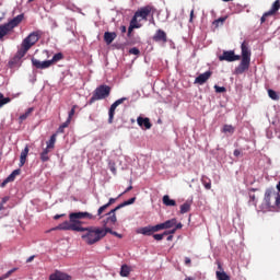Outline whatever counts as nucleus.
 Returning a JSON list of instances; mask_svg holds the SVG:
<instances>
[{
  "mask_svg": "<svg viewBox=\"0 0 280 280\" xmlns=\"http://www.w3.org/2000/svg\"><path fill=\"white\" fill-rule=\"evenodd\" d=\"M95 218L91 212H72L69 214V221L57 225L54 231H75L80 233L82 231L81 226L84 224L82 220H95Z\"/></svg>",
  "mask_w": 280,
  "mask_h": 280,
  "instance_id": "f257e3e1",
  "label": "nucleus"
},
{
  "mask_svg": "<svg viewBox=\"0 0 280 280\" xmlns=\"http://www.w3.org/2000/svg\"><path fill=\"white\" fill-rule=\"evenodd\" d=\"M107 231L108 230H104L97 226L84 228L81 225V230H79V233H83L81 235V238L83 240L84 243L88 244V246H93V244H97V242H101V240H104V236L106 235Z\"/></svg>",
  "mask_w": 280,
  "mask_h": 280,
  "instance_id": "f03ea898",
  "label": "nucleus"
},
{
  "mask_svg": "<svg viewBox=\"0 0 280 280\" xmlns=\"http://www.w3.org/2000/svg\"><path fill=\"white\" fill-rule=\"evenodd\" d=\"M241 51V62L234 70L235 75H242V73H245V71L250 69V49H248V44L246 42L242 43Z\"/></svg>",
  "mask_w": 280,
  "mask_h": 280,
  "instance_id": "7ed1b4c3",
  "label": "nucleus"
},
{
  "mask_svg": "<svg viewBox=\"0 0 280 280\" xmlns=\"http://www.w3.org/2000/svg\"><path fill=\"white\" fill-rule=\"evenodd\" d=\"M110 85L102 84L98 85L94 92L88 104L91 106L92 104H95V102H100L101 100H106L107 97H110Z\"/></svg>",
  "mask_w": 280,
  "mask_h": 280,
  "instance_id": "20e7f679",
  "label": "nucleus"
},
{
  "mask_svg": "<svg viewBox=\"0 0 280 280\" xmlns=\"http://www.w3.org/2000/svg\"><path fill=\"white\" fill-rule=\"evenodd\" d=\"M24 15L20 14L15 18H13L11 21H9L5 24L0 25V40H2L3 37L8 36L14 27H19L21 23H23Z\"/></svg>",
  "mask_w": 280,
  "mask_h": 280,
  "instance_id": "39448f33",
  "label": "nucleus"
},
{
  "mask_svg": "<svg viewBox=\"0 0 280 280\" xmlns=\"http://www.w3.org/2000/svg\"><path fill=\"white\" fill-rule=\"evenodd\" d=\"M152 14V7L145 5L140 8L135 15L132 16L131 21L135 23H141V21H148V18Z\"/></svg>",
  "mask_w": 280,
  "mask_h": 280,
  "instance_id": "423d86ee",
  "label": "nucleus"
},
{
  "mask_svg": "<svg viewBox=\"0 0 280 280\" xmlns=\"http://www.w3.org/2000/svg\"><path fill=\"white\" fill-rule=\"evenodd\" d=\"M117 211L119 209L114 208L106 214L107 218L103 220V229H109L108 226H115L117 224Z\"/></svg>",
  "mask_w": 280,
  "mask_h": 280,
  "instance_id": "0eeeda50",
  "label": "nucleus"
},
{
  "mask_svg": "<svg viewBox=\"0 0 280 280\" xmlns=\"http://www.w3.org/2000/svg\"><path fill=\"white\" fill-rule=\"evenodd\" d=\"M220 62H235L242 60L240 55H235V50H224L221 56H219Z\"/></svg>",
  "mask_w": 280,
  "mask_h": 280,
  "instance_id": "6e6552de",
  "label": "nucleus"
},
{
  "mask_svg": "<svg viewBox=\"0 0 280 280\" xmlns=\"http://www.w3.org/2000/svg\"><path fill=\"white\" fill-rule=\"evenodd\" d=\"M37 40H40V31L31 33L22 43L32 49Z\"/></svg>",
  "mask_w": 280,
  "mask_h": 280,
  "instance_id": "1a4fd4ad",
  "label": "nucleus"
},
{
  "mask_svg": "<svg viewBox=\"0 0 280 280\" xmlns=\"http://www.w3.org/2000/svg\"><path fill=\"white\" fill-rule=\"evenodd\" d=\"M127 100H128L127 97H121L110 105L108 110V124H113L115 119V110H117V106L124 104Z\"/></svg>",
  "mask_w": 280,
  "mask_h": 280,
  "instance_id": "9d476101",
  "label": "nucleus"
},
{
  "mask_svg": "<svg viewBox=\"0 0 280 280\" xmlns=\"http://www.w3.org/2000/svg\"><path fill=\"white\" fill-rule=\"evenodd\" d=\"M152 40L165 47V45L167 44V33H165V31L160 28L153 35Z\"/></svg>",
  "mask_w": 280,
  "mask_h": 280,
  "instance_id": "9b49d317",
  "label": "nucleus"
},
{
  "mask_svg": "<svg viewBox=\"0 0 280 280\" xmlns=\"http://www.w3.org/2000/svg\"><path fill=\"white\" fill-rule=\"evenodd\" d=\"M137 233H139L140 235H154V233H159V225H148L144 228H140Z\"/></svg>",
  "mask_w": 280,
  "mask_h": 280,
  "instance_id": "f8f14e48",
  "label": "nucleus"
},
{
  "mask_svg": "<svg viewBox=\"0 0 280 280\" xmlns=\"http://www.w3.org/2000/svg\"><path fill=\"white\" fill-rule=\"evenodd\" d=\"M31 61H32L33 67H35V69H49V67H51L50 60L40 61L36 58H32Z\"/></svg>",
  "mask_w": 280,
  "mask_h": 280,
  "instance_id": "ddd939ff",
  "label": "nucleus"
},
{
  "mask_svg": "<svg viewBox=\"0 0 280 280\" xmlns=\"http://www.w3.org/2000/svg\"><path fill=\"white\" fill-rule=\"evenodd\" d=\"M211 75H213V72L211 71H206L205 73L199 74L196 79H195V84H205L210 78Z\"/></svg>",
  "mask_w": 280,
  "mask_h": 280,
  "instance_id": "4468645a",
  "label": "nucleus"
},
{
  "mask_svg": "<svg viewBox=\"0 0 280 280\" xmlns=\"http://www.w3.org/2000/svg\"><path fill=\"white\" fill-rule=\"evenodd\" d=\"M49 280H71V276L57 270L49 276Z\"/></svg>",
  "mask_w": 280,
  "mask_h": 280,
  "instance_id": "2eb2a0df",
  "label": "nucleus"
},
{
  "mask_svg": "<svg viewBox=\"0 0 280 280\" xmlns=\"http://www.w3.org/2000/svg\"><path fill=\"white\" fill-rule=\"evenodd\" d=\"M176 222H177L176 218L170 219L164 223L158 224V229L159 231H163L165 229H174V226H176Z\"/></svg>",
  "mask_w": 280,
  "mask_h": 280,
  "instance_id": "dca6fc26",
  "label": "nucleus"
},
{
  "mask_svg": "<svg viewBox=\"0 0 280 280\" xmlns=\"http://www.w3.org/2000/svg\"><path fill=\"white\" fill-rule=\"evenodd\" d=\"M275 194H276V190L272 188H269L266 190L264 200L267 207H272V202L270 201V199L271 198L275 199Z\"/></svg>",
  "mask_w": 280,
  "mask_h": 280,
  "instance_id": "f3484780",
  "label": "nucleus"
},
{
  "mask_svg": "<svg viewBox=\"0 0 280 280\" xmlns=\"http://www.w3.org/2000/svg\"><path fill=\"white\" fill-rule=\"evenodd\" d=\"M137 122L140 128L144 127L145 130H150V128H152V122H150V118H143L140 116L137 118Z\"/></svg>",
  "mask_w": 280,
  "mask_h": 280,
  "instance_id": "a211bd4d",
  "label": "nucleus"
},
{
  "mask_svg": "<svg viewBox=\"0 0 280 280\" xmlns=\"http://www.w3.org/2000/svg\"><path fill=\"white\" fill-rule=\"evenodd\" d=\"M115 38H117V33H115V32H105L104 33V42L106 43V45H110L113 43V40H115Z\"/></svg>",
  "mask_w": 280,
  "mask_h": 280,
  "instance_id": "6ab92c4d",
  "label": "nucleus"
},
{
  "mask_svg": "<svg viewBox=\"0 0 280 280\" xmlns=\"http://www.w3.org/2000/svg\"><path fill=\"white\" fill-rule=\"evenodd\" d=\"M28 154H30V147L26 145L20 155V167H23V165H25V161H27Z\"/></svg>",
  "mask_w": 280,
  "mask_h": 280,
  "instance_id": "aec40b11",
  "label": "nucleus"
},
{
  "mask_svg": "<svg viewBox=\"0 0 280 280\" xmlns=\"http://www.w3.org/2000/svg\"><path fill=\"white\" fill-rule=\"evenodd\" d=\"M30 46L25 45L24 43L21 44V48L15 54L19 58H25V55L30 51Z\"/></svg>",
  "mask_w": 280,
  "mask_h": 280,
  "instance_id": "412c9836",
  "label": "nucleus"
},
{
  "mask_svg": "<svg viewBox=\"0 0 280 280\" xmlns=\"http://www.w3.org/2000/svg\"><path fill=\"white\" fill-rule=\"evenodd\" d=\"M280 10V0H276L272 5L271 9L268 12V14H270L271 16H275V14H277V12H279Z\"/></svg>",
  "mask_w": 280,
  "mask_h": 280,
  "instance_id": "4be33fe9",
  "label": "nucleus"
},
{
  "mask_svg": "<svg viewBox=\"0 0 280 280\" xmlns=\"http://www.w3.org/2000/svg\"><path fill=\"white\" fill-rule=\"evenodd\" d=\"M139 27H141V23H137L135 22V20L130 21L129 27H128V33L127 36L130 37L132 34L133 30H139Z\"/></svg>",
  "mask_w": 280,
  "mask_h": 280,
  "instance_id": "5701e85b",
  "label": "nucleus"
},
{
  "mask_svg": "<svg viewBox=\"0 0 280 280\" xmlns=\"http://www.w3.org/2000/svg\"><path fill=\"white\" fill-rule=\"evenodd\" d=\"M162 202H163V205H165V207H176V200L171 199V198L168 197V195H165V196L162 198Z\"/></svg>",
  "mask_w": 280,
  "mask_h": 280,
  "instance_id": "b1692460",
  "label": "nucleus"
},
{
  "mask_svg": "<svg viewBox=\"0 0 280 280\" xmlns=\"http://www.w3.org/2000/svg\"><path fill=\"white\" fill-rule=\"evenodd\" d=\"M189 211H191V201H186L180 206L179 213L184 215V213H189Z\"/></svg>",
  "mask_w": 280,
  "mask_h": 280,
  "instance_id": "393cba45",
  "label": "nucleus"
},
{
  "mask_svg": "<svg viewBox=\"0 0 280 280\" xmlns=\"http://www.w3.org/2000/svg\"><path fill=\"white\" fill-rule=\"evenodd\" d=\"M137 200V197L130 198L127 201H124L122 203L118 205L116 209H124V207H128L129 205H135Z\"/></svg>",
  "mask_w": 280,
  "mask_h": 280,
  "instance_id": "a878e982",
  "label": "nucleus"
},
{
  "mask_svg": "<svg viewBox=\"0 0 280 280\" xmlns=\"http://www.w3.org/2000/svg\"><path fill=\"white\" fill-rule=\"evenodd\" d=\"M12 102V98L5 97L3 93L0 92V108H3L5 104H10Z\"/></svg>",
  "mask_w": 280,
  "mask_h": 280,
  "instance_id": "bb28decb",
  "label": "nucleus"
},
{
  "mask_svg": "<svg viewBox=\"0 0 280 280\" xmlns=\"http://www.w3.org/2000/svg\"><path fill=\"white\" fill-rule=\"evenodd\" d=\"M19 62H21V57H19L16 54L15 56L9 61V67L11 69H14V67H16V65H19Z\"/></svg>",
  "mask_w": 280,
  "mask_h": 280,
  "instance_id": "cd10ccee",
  "label": "nucleus"
},
{
  "mask_svg": "<svg viewBox=\"0 0 280 280\" xmlns=\"http://www.w3.org/2000/svg\"><path fill=\"white\" fill-rule=\"evenodd\" d=\"M56 137H58L57 133H54L50 137L49 141L46 142L47 143V148H50L51 150H54V148H56Z\"/></svg>",
  "mask_w": 280,
  "mask_h": 280,
  "instance_id": "c85d7f7f",
  "label": "nucleus"
},
{
  "mask_svg": "<svg viewBox=\"0 0 280 280\" xmlns=\"http://www.w3.org/2000/svg\"><path fill=\"white\" fill-rule=\"evenodd\" d=\"M33 113H34V107H30L28 109H26L24 114L20 116V121H25V119H27V117H30V115H32Z\"/></svg>",
  "mask_w": 280,
  "mask_h": 280,
  "instance_id": "c756f323",
  "label": "nucleus"
},
{
  "mask_svg": "<svg viewBox=\"0 0 280 280\" xmlns=\"http://www.w3.org/2000/svg\"><path fill=\"white\" fill-rule=\"evenodd\" d=\"M215 275L218 280H231V277L224 271H217Z\"/></svg>",
  "mask_w": 280,
  "mask_h": 280,
  "instance_id": "7c9ffc66",
  "label": "nucleus"
},
{
  "mask_svg": "<svg viewBox=\"0 0 280 280\" xmlns=\"http://www.w3.org/2000/svg\"><path fill=\"white\" fill-rule=\"evenodd\" d=\"M130 275V267L128 265H122L120 269V277H128Z\"/></svg>",
  "mask_w": 280,
  "mask_h": 280,
  "instance_id": "2f4dec72",
  "label": "nucleus"
},
{
  "mask_svg": "<svg viewBox=\"0 0 280 280\" xmlns=\"http://www.w3.org/2000/svg\"><path fill=\"white\" fill-rule=\"evenodd\" d=\"M62 58H65L62 52H57L56 55H54L52 59H50V62H51V65H56V62H60V60H62Z\"/></svg>",
  "mask_w": 280,
  "mask_h": 280,
  "instance_id": "473e14b6",
  "label": "nucleus"
},
{
  "mask_svg": "<svg viewBox=\"0 0 280 280\" xmlns=\"http://www.w3.org/2000/svg\"><path fill=\"white\" fill-rule=\"evenodd\" d=\"M16 270H19V268H13V269L9 270L7 273H4L0 277V280L9 279V277H12V275H14V272H16Z\"/></svg>",
  "mask_w": 280,
  "mask_h": 280,
  "instance_id": "72a5a7b5",
  "label": "nucleus"
},
{
  "mask_svg": "<svg viewBox=\"0 0 280 280\" xmlns=\"http://www.w3.org/2000/svg\"><path fill=\"white\" fill-rule=\"evenodd\" d=\"M222 131L228 132L229 135H233V132H235V127L232 125H224Z\"/></svg>",
  "mask_w": 280,
  "mask_h": 280,
  "instance_id": "f704fd0d",
  "label": "nucleus"
},
{
  "mask_svg": "<svg viewBox=\"0 0 280 280\" xmlns=\"http://www.w3.org/2000/svg\"><path fill=\"white\" fill-rule=\"evenodd\" d=\"M201 183L206 189H211V179L209 177H202Z\"/></svg>",
  "mask_w": 280,
  "mask_h": 280,
  "instance_id": "c9c22d12",
  "label": "nucleus"
},
{
  "mask_svg": "<svg viewBox=\"0 0 280 280\" xmlns=\"http://www.w3.org/2000/svg\"><path fill=\"white\" fill-rule=\"evenodd\" d=\"M103 231H107L106 235H108V233H110V235H114L115 237H119V240H121V237H122L121 234L113 231V229H110V228H105V229H103Z\"/></svg>",
  "mask_w": 280,
  "mask_h": 280,
  "instance_id": "e433bc0d",
  "label": "nucleus"
},
{
  "mask_svg": "<svg viewBox=\"0 0 280 280\" xmlns=\"http://www.w3.org/2000/svg\"><path fill=\"white\" fill-rule=\"evenodd\" d=\"M225 21H226V16L219 18V19L214 20L212 24L215 25L217 27H220V25H224Z\"/></svg>",
  "mask_w": 280,
  "mask_h": 280,
  "instance_id": "4c0bfd02",
  "label": "nucleus"
},
{
  "mask_svg": "<svg viewBox=\"0 0 280 280\" xmlns=\"http://www.w3.org/2000/svg\"><path fill=\"white\" fill-rule=\"evenodd\" d=\"M275 206L278 207V209H280V194L276 190L275 197Z\"/></svg>",
  "mask_w": 280,
  "mask_h": 280,
  "instance_id": "58836bf2",
  "label": "nucleus"
},
{
  "mask_svg": "<svg viewBox=\"0 0 280 280\" xmlns=\"http://www.w3.org/2000/svg\"><path fill=\"white\" fill-rule=\"evenodd\" d=\"M268 95L271 100H279V95H277L275 90H268Z\"/></svg>",
  "mask_w": 280,
  "mask_h": 280,
  "instance_id": "ea45409f",
  "label": "nucleus"
},
{
  "mask_svg": "<svg viewBox=\"0 0 280 280\" xmlns=\"http://www.w3.org/2000/svg\"><path fill=\"white\" fill-rule=\"evenodd\" d=\"M75 108H78V105H73L71 110L68 114V119L71 121L73 119V115H75Z\"/></svg>",
  "mask_w": 280,
  "mask_h": 280,
  "instance_id": "a19ab883",
  "label": "nucleus"
},
{
  "mask_svg": "<svg viewBox=\"0 0 280 280\" xmlns=\"http://www.w3.org/2000/svg\"><path fill=\"white\" fill-rule=\"evenodd\" d=\"M108 209V205L105 203L104 206L100 207L97 210V215L102 219V213H104V211Z\"/></svg>",
  "mask_w": 280,
  "mask_h": 280,
  "instance_id": "79ce46f5",
  "label": "nucleus"
},
{
  "mask_svg": "<svg viewBox=\"0 0 280 280\" xmlns=\"http://www.w3.org/2000/svg\"><path fill=\"white\" fill-rule=\"evenodd\" d=\"M215 93H226V88L214 85Z\"/></svg>",
  "mask_w": 280,
  "mask_h": 280,
  "instance_id": "37998d69",
  "label": "nucleus"
},
{
  "mask_svg": "<svg viewBox=\"0 0 280 280\" xmlns=\"http://www.w3.org/2000/svg\"><path fill=\"white\" fill-rule=\"evenodd\" d=\"M129 54H131L132 56H139L141 51L139 50V48L133 47L129 50Z\"/></svg>",
  "mask_w": 280,
  "mask_h": 280,
  "instance_id": "c03bdc74",
  "label": "nucleus"
},
{
  "mask_svg": "<svg viewBox=\"0 0 280 280\" xmlns=\"http://www.w3.org/2000/svg\"><path fill=\"white\" fill-rule=\"evenodd\" d=\"M165 232L162 234H154L153 238L156 240V242H161V240H163V237L165 236Z\"/></svg>",
  "mask_w": 280,
  "mask_h": 280,
  "instance_id": "a18cd8bd",
  "label": "nucleus"
},
{
  "mask_svg": "<svg viewBox=\"0 0 280 280\" xmlns=\"http://www.w3.org/2000/svg\"><path fill=\"white\" fill-rule=\"evenodd\" d=\"M40 159L43 163H47V161H49V155L47 153H40Z\"/></svg>",
  "mask_w": 280,
  "mask_h": 280,
  "instance_id": "49530a36",
  "label": "nucleus"
},
{
  "mask_svg": "<svg viewBox=\"0 0 280 280\" xmlns=\"http://www.w3.org/2000/svg\"><path fill=\"white\" fill-rule=\"evenodd\" d=\"M267 16H272L271 14H268V11L267 12H265L264 14H262V16L260 18V23L261 24H264V22L266 21V18Z\"/></svg>",
  "mask_w": 280,
  "mask_h": 280,
  "instance_id": "de8ad7c7",
  "label": "nucleus"
},
{
  "mask_svg": "<svg viewBox=\"0 0 280 280\" xmlns=\"http://www.w3.org/2000/svg\"><path fill=\"white\" fill-rule=\"evenodd\" d=\"M16 177H15V175L13 174V173H11L8 177H7V179H8V182L9 183H14V179H15Z\"/></svg>",
  "mask_w": 280,
  "mask_h": 280,
  "instance_id": "09e8293b",
  "label": "nucleus"
},
{
  "mask_svg": "<svg viewBox=\"0 0 280 280\" xmlns=\"http://www.w3.org/2000/svg\"><path fill=\"white\" fill-rule=\"evenodd\" d=\"M174 233H176V229L173 228L172 230L165 231L164 235H174Z\"/></svg>",
  "mask_w": 280,
  "mask_h": 280,
  "instance_id": "8fccbe9b",
  "label": "nucleus"
},
{
  "mask_svg": "<svg viewBox=\"0 0 280 280\" xmlns=\"http://www.w3.org/2000/svg\"><path fill=\"white\" fill-rule=\"evenodd\" d=\"M71 124V120H69V118H67V120L61 124L60 126L65 129V128H69V125Z\"/></svg>",
  "mask_w": 280,
  "mask_h": 280,
  "instance_id": "3c124183",
  "label": "nucleus"
},
{
  "mask_svg": "<svg viewBox=\"0 0 280 280\" xmlns=\"http://www.w3.org/2000/svg\"><path fill=\"white\" fill-rule=\"evenodd\" d=\"M116 202H117V198H109V200L106 205H108V207H110L112 205H115Z\"/></svg>",
  "mask_w": 280,
  "mask_h": 280,
  "instance_id": "603ef678",
  "label": "nucleus"
},
{
  "mask_svg": "<svg viewBox=\"0 0 280 280\" xmlns=\"http://www.w3.org/2000/svg\"><path fill=\"white\" fill-rule=\"evenodd\" d=\"M128 191H132V186L127 187L126 190L118 196V198H121V196H124V194H128Z\"/></svg>",
  "mask_w": 280,
  "mask_h": 280,
  "instance_id": "864d4df0",
  "label": "nucleus"
},
{
  "mask_svg": "<svg viewBox=\"0 0 280 280\" xmlns=\"http://www.w3.org/2000/svg\"><path fill=\"white\" fill-rule=\"evenodd\" d=\"M175 231H178V229H183V223H178V221L176 222V224L174 225Z\"/></svg>",
  "mask_w": 280,
  "mask_h": 280,
  "instance_id": "5fc2aeb1",
  "label": "nucleus"
},
{
  "mask_svg": "<svg viewBox=\"0 0 280 280\" xmlns=\"http://www.w3.org/2000/svg\"><path fill=\"white\" fill-rule=\"evenodd\" d=\"M10 200V197L5 196L2 198L1 203L5 205Z\"/></svg>",
  "mask_w": 280,
  "mask_h": 280,
  "instance_id": "6e6d98bb",
  "label": "nucleus"
},
{
  "mask_svg": "<svg viewBox=\"0 0 280 280\" xmlns=\"http://www.w3.org/2000/svg\"><path fill=\"white\" fill-rule=\"evenodd\" d=\"M35 257L36 256H31V257H28L27 259H26V264H32V261H34V259H35Z\"/></svg>",
  "mask_w": 280,
  "mask_h": 280,
  "instance_id": "4d7b16f0",
  "label": "nucleus"
},
{
  "mask_svg": "<svg viewBox=\"0 0 280 280\" xmlns=\"http://www.w3.org/2000/svg\"><path fill=\"white\" fill-rule=\"evenodd\" d=\"M49 152H51V148L46 147V149H44V151L42 153L49 154Z\"/></svg>",
  "mask_w": 280,
  "mask_h": 280,
  "instance_id": "13d9d810",
  "label": "nucleus"
},
{
  "mask_svg": "<svg viewBox=\"0 0 280 280\" xmlns=\"http://www.w3.org/2000/svg\"><path fill=\"white\" fill-rule=\"evenodd\" d=\"M11 174L15 175V177H16L21 174V170H19V168L14 170Z\"/></svg>",
  "mask_w": 280,
  "mask_h": 280,
  "instance_id": "bf43d9fd",
  "label": "nucleus"
},
{
  "mask_svg": "<svg viewBox=\"0 0 280 280\" xmlns=\"http://www.w3.org/2000/svg\"><path fill=\"white\" fill-rule=\"evenodd\" d=\"M8 183H10V182L8 180V178H5V179L1 183L0 187H5V185H8Z\"/></svg>",
  "mask_w": 280,
  "mask_h": 280,
  "instance_id": "052dcab7",
  "label": "nucleus"
},
{
  "mask_svg": "<svg viewBox=\"0 0 280 280\" xmlns=\"http://www.w3.org/2000/svg\"><path fill=\"white\" fill-rule=\"evenodd\" d=\"M57 132H59V133L65 132V127H62V126L60 125L59 128L57 129Z\"/></svg>",
  "mask_w": 280,
  "mask_h": 280,
  "instance_id": "680f3d73",
  "label": "nucleus"
},
{
  "mask_svg": "<svg viewBox=\"0 0 280 280\" xmlns=\"http://www.w3.org/2000/svg\"><path fill=\"white\" fill-rule=\"evenodd\" d=\"M185 264H186V266H189V264H191V258L186 257L185 258Z\"/></svg>",
  "mask_w": 280,
  "mask_h": 280,
  "instance_id": "e2e57ef3",
  "label": "nucleus"
},
{
  "mask_svg": "<svg viewBox=\"0 0 280 280\" xmlns=\"http://www.w3.org/2000/svg\"><path fill=\"white\" fill-rule=\"evenodd\" d=\"M60 218H65V214H56L54 217V220H60Z\"/></svg>",
  "mask_w": 280,
  "mask_h": 280,
  "instance_id": "0e129e2a",
  "label": "nucleus"
},
{
  "mask_svg": "<svg viewBox=\"0 0 280 280\" xmlns=\"http://www.w3.org/2000/svg\"><path fill=\"white\" fill-rule=\"evenodd\" d=\"M242 154V152L240 150H234V156H240Z\"/></svg>",
  "mask_w": 280,
  "mask_h": 280,
  "instance_id": "69168bd1",
  "label": "nucleus"
},
{
  "mask_svg": "<svg viewBox=\"0 0 280 280\" xmlns=\"http://www.w3.org/2000/svg\"><path fill=\"white\" fill-rule=\"evenodd\" d=\"M120 32H121V34H126V32H127V28H126V26H120Z\"/></svg>",
  "mask_w": 280,
  "mask_h": 280,
  "instance_id": "338daca9",
  "label": "nucleus"
},
{
  "mask_svg": "<svg viewBox=\"0 0 280 280\" xmlns=\"http://www.w3.org/2000/svg\"><path fill=\"white\" fill-rule=\"evenodd\" d=\"M194 21V10L190 11V20L189 22L191 23Z\"/></svg>",
  "mask_w": 280,
  "mask_h": 280,
  "instance_id": "774afa93",
  "label": "nucleus"
}]
</instances>
